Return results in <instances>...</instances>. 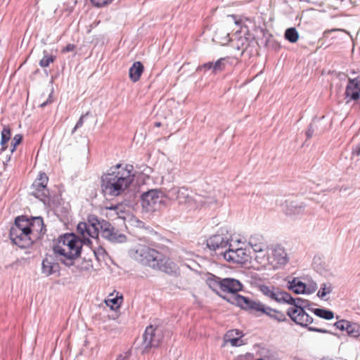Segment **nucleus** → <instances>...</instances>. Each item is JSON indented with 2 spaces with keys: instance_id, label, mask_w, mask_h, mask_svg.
<instances>
[{
  "instance_id": "1",
  "label": "nucleus",
  "mask_w": 360,
  "mask_h": 360,
  "mask_svg": "<svg viewBox=\"0 0 360 360\" xmlns=\"http://www.w3.org/2000/svg\"><path fill=\"white\" fill-rule=\"evenodd\" d=\"M135 177L134 166L117 164L101 176V191L105 198L122 195L133 183Z\"/></svg>"
},
{
  "instance_id": "2",
  "label": "nucleus",
  "mask_w": 360,
  "mask_h": 360,
  "mask_svg": "<svg viewBox=\"0 0 360 360\" xmlns=\"http://www.w3.org/2000/svg\"><path fill=\"white\" fill-rule=\"evenodd\" d=\"M131 257L140 264L169 276L179 274L177 265L167 256L145 245H138L131 252Z\"/></svg>"
},
{
  "instance_id": "3",
  "label": "nucleus",
  "mask_w": 360,
  "mask_h": 360,
  "mask_svg": "<svg viewBox=\"0 0 360 360\" xmlns=\"http://www.w3.org/2000/svg\"><path fill=\"white\" fill-rule=\"evenodd\" d=\"M58 240V243L53 247V252L63 257L60 259V262L65 266H73L75 260L82 253L81 238L74 233H66L60 236Z\"/></svg>"
},
{
  "instance_id": "4",
  "label": "nucleus",
  "mask_w": 360,
  "mask_h": 360,
  "mask_svg": "<svg viewBox=\"0 0 360 360\" xmlns=\"http://www.w3.org/2000/svg\"><path fill=\"white\" fill-rule=\"evenodd\" d=\"M232 302L242 309L254 313L258 316L266 315L271 319L278 322L287 320L284 313L266 306L259 300H255L248 297L238 295L234 296Z\"/></svg>"
},
{
  "instance_id": "5",
  "label": "nucleus",
  "mask_w": 360,
  "mask_h": 360,
  "mask_svg": "<svg viewBox=\"0 0 360 360\" xmlns=\"http://www.w3.org/2000/svg\"><path fill=\"white\" fill-rule=\"evenodd\" d=\"M285 300L283 303L291 305L287 310V314L292 321L302 326H307L313 322L312 316H310L304 310L307 304V300L294 298L290 295V297Z\"/></svg>"
},
{
  "instance_id": "6",
  "label": "nucleus",
  "mask_w": 360,
  "mask_h": 360,
  "mask_svg": "<svg viewBox=\"0 0 360 360\" xmlns=\"http://www.w3.org/2000/svg\"><path fill=\"white\" fill-rule=\"evenodd\" d=\"M143 210L146 212H153L165 206L164 193L159 189H151L141 195Z\"/></svg>"
},
{
  "instance_id": "7",
  "label": "nucleus",
  "mask_w": 360,
  "mask_h": 360,
  "mask_svg": "<svg viewBox=\"0 0 360 360\" xmlns=\"http://www.w3.org/2000/svg\"><path fill=\"white\" fill-rule=\"evenodd\" d=\"M106 220H99L95 215H89L87 222H79L77 226V231L81 236H88L94 238H98L103 228V223Z\"/></svg>"
},
{
  "instance_id": "8",
  "label": "nucleus",
  "mask_w": 360,
  "mask_h": 360,
  "mask_svg": "<svg viewBox=\"0 0 360 360\" xmlns=\"http://www.w3.org/2000/svg\"><path fill=\"white\" fill-rule=\"evenodd\" d=\"M226 233L224 230H221L220 233L214 234L207 240V246L211 250H214L217 255L223 256L225 250L229 245L231 240V235L228 233L226 230Z\"/></svg>"
},
{
  "instance_id": "9",
  "label": "nucleus",
  "mask_w": 360,
  "mask_h": 360,
  "mask_svg": "<svg viewBox=\"0 0 360 360\" xmlns=\"http://www.w3.org/2000/svg\"><path fill=\"white\" fill-rule=\"evenodd\" d=\"M49 177L45 172H39L37 178L32 185V195L39 199L41 201L48 202L49 200V191L47 188Z\"/></svg>"
},
{
  "instance_id": "10",
  "label": "nucleus",
  "mask_w": 360,
  "mask_h": 360,
  "mask_svg": "<svg viewBox=\"0 0 360 360\" xmlns=\"http://www.w3.org/2000/svg\"><path fill=\"white\" fill-rule=\"evenodd\" d=\"M31 232V231H22L18 227H11L9 237L11 241L19 248L22 249L27 248L35 240Z\"/></svg>"
},
{
  "instance_id": "11",
  "label": "nucleus",
  "mask_w": 360,
  "mask_h": 360,
  "mask_svg": "<svg viewBox=\"0 0 360 360\" xmlns=\"http://www.w3.org/2000/svg\"><path fill=\"white\" fill-rule=\"evenodd\" d=\"M100 234L103 238L112 243H123L127 241L126 235L120 233L108 221L103 223V228Z\"/></svg>"
},
{
  "instance_id": "12",
  "label": "nucleus",
  "mask_w": 360,
  "mask_h": 360,
  "mask_svg": "<svg viewBox=\"0 0 360 360\" xmlns=\"http://www.w3.org/2000/svg\"><path fill=\"white\" fill-rule=\"evenodd\" d=\"M162 339L161 330L158 327L150 325L146 327L143 334V342L145 349L151 347H157Z\"/></svg>"
},
{
  "instance_id": "13",
  "label": "nucleus",
  "mask_w": 360,
  "mask_h": 360,
  "mask_svg": "<svg viewBox=\"0 0 360 360\" xmlns=\"http://www.w3.org/2000/svg\"><path fill=\"white\" fill-rule=\"evenodd\" d=\"M259 290L264 295L278 303H283L285 299L290 297V294L281 290L279 288L261 285Z\"/></svg>"
},
{
  "instance_id": "14",
  "label": "nucleus",
  "mask_w": 360,
  "mask_h": 360,
  "mask_svg": "<svg viewBox=\"0 0 360 360\" xmlns=\"http://www.w3.org/2000/svg\"><path fill=\"white\" fill-rule=\"evenodd\" d=\"M307 205L304 202L285 200L282 205V211L285 215L297 217L305 212Z\"/></svg>"
},
{
  "instance_id": "15",
  "label": "nucleus",
  "mask_w": 360,
  "mask_h": 360,
  "mask_svg": "<svg viewBox=\"0 0 360 360\" xmlns=\"http://www.w3.org/2000/svg\"><path fill=\"white\" fill-rule=\"evenodd\" d=\"M243 284L238 280L232 278H225L222 279L221 291L232 294L231 299H228L227 300L234 304L232 302L233 297L238 295V292L243 290Z\"/></svg>"
},
{
  "instance_id": "16",
  "label": "nucleus",
  "mask_w": 360,
  "mask_h": 360,
  "mask_svg": "<svg viewBox=\"0 0 360 360\" xmlns=\"http://www.w3.org/2000/svg\"><path fill=\"white\" fill-rule=\"evenodd\" d=\"M223 257L230 262L243 264L247 261L248 255L245 249L237 248L233 250L231 248V244H229L228 248L224 252Z\"/></svg>"
},
{
  "instance_id": "17",
  "label": "nucleus",
  "mask_w": 360,
  "mask_h": 360,
  "mask_svg": "<svg viewBox=\"0 0 360 360\" xmlns=\"http://www.w3.org/2000/svg\"><path fill=\"white\" fill-rule=\"evenodd\" d=\"M29 229L32 231V236H34L35 240L41 238L46 231L41 217H34L29 219Z\"/></svg>"
},
{
  "instance_id": "18",
  "label": "nucleus",
  "mask_w": 360,
  "mask_h": 360,
  "mask_svg": "<svg viewBox=\"0 0 360 360\" xmlns=\"http://www.w3.org/2000/svg\"><path fill=\"white\" fill-rule=\"evenodd\" d=\"M345 98H349V101H357L360 98V75L349 79L345 92Z\"/></svg>"
},
{
  "instance_id": "19",
  "label": "nucleus",
  "mask_w": 360,
  "mask_h": 360,
  "mask_svg": "<svg viewBox=\"0 0 360 360\" xmlns=\"http://www.w3.org/2000/svg\"><path fill=\"white\" fill-rule=\"evenodd\" d=\"M334 326L340 330H345L352 337L357 338L360 336V325L357 323L342 319L335 322Z\"/></svg>"
},
{
  "instance_id": "20",
  "label": "nucleus",
  "mask_w": 360,
  "mask_h": 360,
  "mask_svg": "<svg viewBox=\"0 0 360 360\" xmlns=\"http://www.w3.org/2000/svg\"><path fill=\"white\" fill-rule=\"evenodd\" d=\"M60 265L56 259L51 255L46 256L42 260L41 272L46 276L59 274Z\"/></svg>"
},
{
  "instance_id": "21",
  "label": "nucleus",
  "mask_w": 360,
  "mask_h": 360,
  "mask_svg": "<svg viewBox=\"0 0 360 360\" xmlns=\"http://www.w3.org/2000/svg\"><path fill=\"white\" fill-rule=\"evenodd\" d=\"M168 195L171 199L178 200L179 204L189 202L191 200L188 191L185 187H174L168 191Z\"/></svg>"
},
{
  "instance_id": "22",
  "label": "nucleus",
  "mask_w": 360,
  "mask_h": 360,
  "mask_svg": "<svg viewBox=\"0 0 360 360\" xmlns=\"http://www.w3.org/2000/svg\"><path fill=\"white\" fill-rule=\"evenodd\" d=\"M248 244L255 252L263 253L267 249L263 236L259 234L252 235L248 240Z\"/></svg>"
},
{
  "instance_id": "23",
  "label": "nucleus",
  "mask_w": 360,
  "mask_h": 360,
  "mask_svg": "<svg viewBox=\"0 0 360 360\" xmlns=\"http://www.w3.org/2000/svg\"><path fill=\"white\" fill-rule=\"evenodd\" d=\"M272 255L274 260L279 265H285L289 261L285 250L280 245H276L274 247Z\"/></svg>"
},
{
  "instance_id": "24",
  "label": "nucleus",
  "mask_w": 360,
  "mask_h": 360,
  "mask_svg": "<svg viewBox=\"0 0 360 360\" xmlns=\"http://www.w3.org/2000/svg\"><path fill=\"white\" fill-rule=\"evenodd\" d=\"M288 288L295 294L307 293V285L298 278H293L287 283Z\"/></svg>"
},
{
  "instance_id": "25",
  "label": "nucleus",
  "mask_w": 360,
  "mask_h": 360,
  "mask_svg": "<svg viewBox=\"0 0 360 360\" xmlns=\"http://www.w3.org/2000/svg\"><path fill=\"white\" fill-rule=\"evenodd\" d=\"M143 70L144 67L141 62H134L129 70V75L130 79L133 82H138L143 72Z\"/></svg>"
},
{
  "instance_id": "26",
  "label": "nucleus",
  "mask_w": 360,
  "mask_h": 360,
  "mask_svg": "<svg viewBox=\"0 0 360 360\" xmlns=\"http://www.w3.org/2000/svg\"><path fill=\"white\" fill-rule=\"evenodd\" d=\"M222 279L212 274H208L206 283L214 292L218 293V290L221 289Z\"/></svg>"
},
{
  "instance_id": "27",
  "label": "nucleus",
  "mask_w": 360,
  "mask_h": 360,
  "mask_svg": "<svg viewBox=\"0 0 360 360\" xmlns=\"http://www.w3.org/2000/svg\"><path fill=\"white\" fill-rule=\"evenodd\" d=\"M333 290L332 284L330 282H326L321 284L320 289L316 292V296L322 300H328V297H326Z\"/></svg>"
},
{
  "instance_id": "28",
  "label": "nucleus",
  "mask_w": 360,
  "mask_h": 360,
  "mask_svg": "<svg viewBox=\"0 0 360 360\" xmlns=\"http://www.w3.org/2000/svg\"><path fill=\"white\" fill-rule=\"evenodd\" d=\"M11 132L9 126H4L1 133V150L4 151L7 148L6 143L11 139Z\"/></svg>"
},
{
  "instance_id": "29",
  "label": "nucleus",
  "mask_w": 360,
  "mask_h": 360,
  "mask_svg": "<svg viewBox=\"0 0 360 360\" xmlns=\"http://www.w3.org/2000/svg\"><path fill=\"white\" fill-rule=\"evenodd\" d=\"M12 227H18L22 231H30L29 229V219L26 216H18L15 218L14 225Z\"/></svg>"
},
{
  "instance_id": "30",
  "label": "nucleus",
  "mask_w": 360,
  "mask_h": 360,
  "mask_svg": "<svg viewBox=\"0 0 360 360\" xmlns=\"http://www.w3.org/2000/svg\"><path fill=\"white\" fill-rule=\"evenodd\" d=\"M106 210H112L115 214L120 219H124L126 218L127 212L124 206L122 204H116L115 205L106 206Z\"/></svg>"
},
{
  "instance_id": "31",
  "label": "nucleus",
  "mask_w": 360,
  "mask_h": 360,
  "mask_svg": "<svg viewBox=\"0 0 360 360\" xmlns=\"http://www.w3.org/2000/svg\"><path fill=\"white\" fill-rule=\"evenodd\" d=\"M285 39L290 43H295L299 39V33L295 27H289L285 30Z\"/></svg>"
},
{
  "instance_id": "32",
  "label": "nucleus",
  "mask_w": 360,
  "mask_h": 360,
  "mask_svg": "<svg viewBox=\"0 0 360 360\" xmlns=\"http://www.w3.org/2000/svg\"><path fill=\"white\" fill-rule=\"evenodd\" d=\"M231 58L225 57L218 59L215 63H213L214 73L222 71L225 69L226 63H229Z\"/></svg>"
},
{
  "instance_id": "33",
  "label": "nucleus",
  "mask_w": 360,
  "mask_h": 360,
  "mask_svg": "<svg viewBox=\"0 0 360 360\" xmlns=\"http://www.w3.org/2000/svg\"><path fill=\"white\" fill-rule=\"evenodd\" d=\"M316 316L326 320H330L334 318V313L333 311L326 308H316Z\"/></svg>"
},
{
  "instance_id": "34",
  "label": "nucleus",
  "mask_w": 360,
  "mask_h": 360,
  "mask_svg": "<svg viewBox=\"0 0 360 360\" xmlns=\"http://www.w3.org/2000/svg\"><path fill=\"white\" fill-rule=\"evenodd\" d=\"M44 57L39 61V65L41 68H46L55 60L56 57L52 55H48L46 51H44Z\"/></svg>"
},
{
  "instance_id": "35",
  "label": "nucleus",
  "mask_w": 360,
  "mask_h": 360,
  "mask_svg": "<svg viewBox=\"0 0 360 360\" xmlns=\"http://www.w3.org/2000/svg\"><path fill=\"white\" fill-rule=\"evenodd\" d=\"M22 136L20 134H15L14 137L13 138L12 142H11V152L13 153L15 150L17 146L22 142Z\"/></svg>"
},
{
  "instance_id": "36",
  "label": "nucleus",
  "mask_w": 360,
  "mask_h": 360,
  "mask_svg": "<svg viewBox=\"0 0 360 360\" xmlns=\"http://www.w3.org/2000/svg\"><path fill=\"white\" fill-rule=\"evenodd\" d=\"M93 268V264L91 259H86L84 257L82 266L80 267L81 271H89Z\"/></svg>"
},
{
  "instance_id": "37",
  "label": "nucleus",
  "mask_w": 360,
  "mask_h": 360,
  "mask_svg": "<svg viewBox=\"0 0 360 360\" xmlns=\"http://www.w3.org/2000/svg\"><path fill=\"white\" fill-rule=\"evenodd\" d=\"M91 251L97 260H100V257H103L107 254L105 250L102 247H98L97 249L92 250Z\"/></svg>"
},
{
  "instance_id": "38",
  "label": "nucleus",
  "mask_w": 360,
  "mask_h": 360,
  "mask_svg": "<svg viewBox=\"0 0 360 360\" xmlns=\"http://www.w3.org/2000/svg\"><path fill=\"white\" fill-rule=\"evenodd\" d=\"M91 4L98 8L103 7L110 4L113 0H90Z\"/></svg>"
},
{
  "instance_id": "39",
  "label": "nucleus",
  "mask_w": 360,
  "mask_h": 360,
  "mask_svg": "<svg viewBox=\"0 0 360 360\" xmlns=\"http://www.w3.org/2000/svg\"><path fill=\"white\" fill-rule=\"evenodd\" d=\"M202 70H204L205 71L212 70V72H214L213 62L210 61V62L205 63L202 64V65L198 66V68H197V71H201Z\"/></svg>"
},
{
  "instance_id": "40",
  "label": "nucleus",
  "mask_w": 360,
  "mask_h": 360,
  "mask_svg": "<svg viewBox=\"0 0 360 360\" xmlns=\"http://www.w3.org/2000/svg\"><path fill=\"white\" fill-rule=\"evenodd\" d=\"M89 115V112H86L85 115H81V117H79V120L77 122L75 127L72 129V134H74L77 129L80 128L82 127L83 124H84V118L87 116Z\"/></svg>"
},
{
  "instance_id": "41",
  "label": "nucleus",
  "mask_w": 360,
  "mask_h": 360,
  "mask_svg": "<svg viewBox=\"0 0 360 360\" xmlns=\"http://www.w3.org/2000/svg\"><path fill=\"white\" fill-rule=\"evenodd\" d=\"M228 18H231L233 21L236 25L238 26L240 29V32H242L243 27L241 26L242 20L240 19H238L237 15H228Z\"/></svg>"
},
{
  "instance_id": "42",
  "label": "nucleus",
  "mask_w": 360,
  "mask_h": 360,
  "mask_svg": "<svg viewBox=\"0 0 360 360\" xmlns=\"http://www.w3.org/2000/svg\"><path fill=\"white\" fill-rule=\"evenodd\" d=\"M232 346H240L242 345L243 340L240 338H233L229 340Z\"/></svg>"
},
{
  "instance_id": "43",
  "label": "nucleus",
  "mask_w": 360,
  "mask_h": 360,
  "mask_svg": "<svg viewBox=\"0 0 360 360\" xmlns=\"http://www.w3.org/2000/svg\"><path fill=\"white\" fill-rule=\"evenodd\" d=\"M75 49V46L72 44H67L62 50L63 53H68L70 51H73Z\"/></svg>"
},
{
  "instance_id": "44",
  "label": "nucleus",
  "mask_w": 360,
  "mask_h": 360,
  "mask_svg": "<svg viewBox=\"0 0 360 360\" xmlns=\"http://www.w3.org/2000/svg\"><path fill=\"white\" fill-rule=\"evenodd\" d=\"M117 301V298L109 299L106 301V304L108 306H110L111 308H113V305L115 304H116L117 307H118Z\"/></svg>"
},
{
  "instance_id": "45",
  "label": "nucleus",
  "mask_w": 360,
  "mask_h": 360,
  "mask_svg": "<svg viewBox=\"0 0 360 360\" xmlns=\"http://www.w3.org/2000/svg\"><path fill=\"white\" fill-rule=\"evenodd\" d=\"M82 236V239H81V242L82 243V245H86L89 246L91 244V241L89 239L90 236Z\"/></svg>"
},
{
  "instance_id": "46",
  "label": "nucleus",
  "mask_w": 360,
  "mask_h": 360,
  "mask_svg": "<svg viewBox=\"0 0 360 360\" xmlns=\"http://www.w3.org/2000/svg\"><path fill=\"white\" fill-rule=\"evenodd\" d=\"M352 153L356 156L360 155V143L356 145L354 148H353Z\"/></svg>"
},
{
  "instance_id": "47",
  "label": "nucleus",
  "mask_w": 360,
  "mask_h": 360,
  "mask_svg": "<svg viewBox=\"0 0 360 360\" xmlns=\"http://www.w3.org/2000/svg\"><path fill=\"white\" fill-rule=\"evenodd\" d=\"M129 352L125 353L124 354H120L116 360H128Z\"/></svg>"
},
{
  "instance_id": "48",
  "label": "nucleus",
  "mask_w": 360,
  "mask_h": 360,
  "mask_svg": "<svg viewBox=\"0 0 360 360\" xmlns=\"http://www.w3.org/2000/svg\"><path fill=\"white\" fill-rule=\"evenodd\" d=\"M314 130L312 129V124H310L309 129L306 131V136L307 138H310L313 136Z\"/></svg>"
},
{
  "instance_id": "49",
  "label": "nucleus",
  "mask_w": 360,
  "mask_h": 360,
  "mask_svg": "<svg viewBox=\"0 0 360 360\" xmlns=\"http://www.w3.org/2000/svg\"><path fill=\"white\" fill-rule=\"evenodd\" d=\"M316 333H329V331L327 330L321 329V328H316Z\"/></svg>"
},
{
  "instance_id": "50",
  "label": "nucleus",
  "mask_w": 360,
  "mask_h": 360,
  "mask_svg": "<svg viewBox=\"0 0 360 360\" xmlns=\"http://www.w3.org/2000/svg\"><path fill=\"white\" fill-rule=\"evenodd\" d=\"M316 273H320V274L323 273L321 266H320V267L316 266Z\"/></svg>"
},
{
  "instance_id": "51",
  "label": "nucleus",
  "mask_w": 360,
  "mask_h": 360,
  "mask_svg": "<svg viewBox=\"0 0 360 360\" xmlns=\"http://www.w3.org/2000/svg\"><path fill=\"white\" fill-rule=\"evenodd\" d=\"M155 126L157 127H159L161 126V123L160 122H155Z\"/></svg>"
},
{
  "instance_id": "52",
  "label": "nucleus",
  "mask_w": 360,
  "mask_h": 360,
  "mask_svg": "<svg viewBox=\"0 0 360 360\" xmlns=\"http://www.w3.org/2000/svg\"><path fill=\"white\" fill-rule=\"evenodd\" d=\"M309 330H311V331H315V328L314 327H310L309 328Z\"/></svg>"
},
{
  "instance_id": "53",
  "label": "nucleus",
  "mask_w": 360,
  "mask_h": 360,
  "mask_svg": "<svg viewBox=\"0 0 360 360\" xmlns=\"http://www.w3.org/2000/svg\"><path fill=\"white\" fill-rule=\"evenodd\" d=\"M46 103H47V102H44V103H43L41 105V107H44V106H45V105H46Z\"/></svg>"
},
{
  "instance_id": "54",
  "label": "nucleus",
  "mask_w": 360,
  "mask_h": 360,
  "mask_svg": "<svg viewBox=\"0 0 360 360\" xmlns=\"http://www.w3.org/2000/svg\"><path fill=\"white\" fill-rule=\"evenodd\" d=\"M322 360H333V359H328L323 358Z\"/></svg>"
},
{
  "instance_id": "55",
  "label": "nucleus",
  "mask_w": 360,
  "mask_h": 360,
  "mask_svg": "<svg viewBox=\"0 0 360 360\" xmlns=\"http://www.w3.org/2000/svg\"><path fill=\"white\" fill-rule=\"evenodd\" d=\"M217 294H218L219 296L223 297L222 295H221L220 293L218 292Z\"/></svg>"
},
{
  "instance_id": "56",
  "label": "nucleus",
  "mask_w": 360,
  "mask_h": 360,
  "mask_svg": "<svg viewBox=\"0 0 360 360\" xmlns=\"http://www.w3.org/2000/svg\"><path fill=\"white\" fill-rule=\"evenodd\" d=\"M217 294H218L219 296L223 297L222 295H221L220 293L218 292Z\"/></svg>"
},
{
  "instance_id": "57",
  "label": "nucleus",
  "mask_w": 360,
  "mask_h": 360,
  "mask_svg": "<svg viewBox=\"0 0 360 360\" xmlns=\"http://www.w3.org/2000/svg\"><path fill=\"white\" fill-rule=\"evenodd\" d=\"M217 294H218L219 296L223 297L222 295H221L220 293L218 292Z\"/></svg>"
},
{
  "instance_id": "58",
  "label": "nucleus",
  "mask_w": 360,
  "mask_h": 360,
  "mask_svg": "<svg viewBox=\"0 0 360 360\" xmlns=\"http://www.w3.org/2000/svg\"><path fill=\"white\" fill-rule=\"evenodd\" d=\"M244 28L248 31V27L245 26Z\"/></svg>"
},
{
  "instance_id": "59",
  "label": "nucleus",
  "mask_w": 360,
  "mask_h": 360,
  "mask_svg": "<svg viewBox=\"0 0 360 360\" xmlns=\"http://www.w3.org/2000/svg\"><path fill=\"white\" fill-rule=\"evenodd\" d=\"M257 360H264V359H263L262 358H260V359H258Z\"/></svg>"
}]
</instances>
